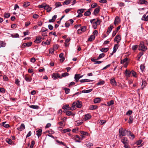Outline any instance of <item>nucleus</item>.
I'll return each mask as SVG.
<instances>
[{"label": "nucleus", "mask_w": 148, "mask_h": 148, "mask_svg": "<svg viewBox=\"0 0 148 148\" xmlns=\"http://www.w3.org/2000/svg\"><path fill=\"white\" fill-rule=\"evenodd\" d=\"M80 74H76L75 75L74 78L75 81L77 82H78L79 79H80L79 77Z\"/></svg>", "instance_id": "21"}, {"label": "nucleus", "mask_w": 148, "mask_h": 148, "mask_svg": "<svg viewBox=\"0 0 148 148\" xmlns=\"http://www.w3.org/2000/svg\"><path fill=\"white\" fill-rule=\"evenodd\" d=\"M30 4V3L29 2H26L24 3L23 5V7L26 8L29 6Z\"/></svg>", "instance_id": "32"}, {"label": "nucleus", "mask_w": 148, "mask_h": 148, "mask_svg": "<svg viewBox=\"0 0 148 148\" xmlns=\"http://www.w3.org/2000/svg\"><path fill=\"white\" fill-rule=\"evenodd\" d=\"M71 131L70 129L69 128H67L66 129H64L62 130L63 132L64 133H66V132H70Z\"/></svg>", "instance_id": "61"}, {"label": "nucleus", "mask_w": 148, "mask_h": 148, "mask_svg": "<svg viewBox=\"0 0 148 148\" xmlns=\"http://www.w3.org/2000/svg\"><path fill=\"white\" fill-rule=\"evenodd\" d=\"M105 83V82L104 81H101L99 82L98 83H97V85H103Z\"/></svg>", "instance_id": "63"}, {"label": "nucleus", "mask_w": 148, "mask_h": 148, "mask_svg": "<svg viewBox=\"0 0 148 148\" xmlns=\"http://www.w3.org/2000/svg\"><path fill=\"white\" fill-rule=\"evenodd\" d=\"M121 141L124 145L128 144L129 143V141L127 138L126 137H122Z\"/></svg>", "instance_id": "7"}, {"label": "nucleus", "mask_w": 148, "mask_h": 148, "mask_svg": "<svg viewBox=\"0 0 148 148\" xmlns=\"http://www.w3.org/2000/svg\"><path fill=\"white\" fill-rule=\"evenodd\" d=\"M133 119L132 117L131 116H130L129 118V120L128 121V123L129 124H132L133 122Z\"/></svg>", "instance_id": "50"}, {"label": "nucleus", "mask_w": 148, "mask_h": 148, "mask_svg": "<svg viewBox=\"0 0 148 148\" xmlns=\"http://www.w3.org/2000/svg\"><path fill=\"white\" fill-rule=\"evenodd\" d=\"M41 39L42 38L40 36L37 37L36 38V40L34 41V42L37 43H39L41 42Z\"/></svg>", "instance_id": "16"}, {"label": "nucleus", "mask_w": 148, "mask_h": 148, "mask_svg": "<svg viewBox=\"0 0 148 148\" xmlns=\"http://www.w3.org/2000/svg\"><path fill=\"white\" fill-rule=\"evenodd\" d=\"M52 9V7H50L49 5L46 4V5H45V8L44 9L46 10L47 12H50Z\"/></svg>", "instance_id": "8"}, {"label": "nucleus", "mask_w": 148, "mask_h": 148, "mask_svg": "<svg viewBox=\"0 0 148 148\" xmlns=\"http://www.w3.org/2000/svg\"><path fill=\"white\" fill-rule=\"evenodd\" d=\"M109 50V49L108 48H103L100 49V51L103 52H106Z\"/></svg>", "instance_id": "29"}, {"label": "nucleus", "mask_w": 148, "mask_h": 148, "mask_svg": "<svg viewBox=\"0 0 148 148\" xmlns=\"http://www.w3.org/2000/svg\"><path fill=\"white\" fill-rule=\"evenodd\" d=\"M73 138L75 140L79 139L82 140V138H81L79 136L77 135H76V136H74L73 137Z\"/></svg>", "instance_id": "41"}, {"label": "nucleus", "mask_w": 148, "mask_h": 148, "mask_svg": "<svg viewBox=\"0 0 148 148\" xmlns=\"http://www.w3.org/2000/svg\"><path fill=\"white\" fill-rule=\"evenodd\" d=\"M120 21V20L119 17L118 16H116L115 18L114 24L116 25L119 23Z\"/></svg>", "instance_id": "13"}, {"label": "nucleus", "mask_w": 148, "mask_h": 148, "mask_svg": "<svg viewBox=\"0 0 148 148\" xmlns=\"http://www.w3.org/2000/svg\"><path fill=\"white\" fill-rule=\"evenodd\" d=\"M128 132L129 133V135L133 139L135 138L134 135L130 131H128Z\"/></svg>", "instance_id": "56"}, {"label": "nucleus", "mask_w": 148, "mask_h": 148, "mask_svg": "<svg viewBox=\"0 0 148 148\" xmlns=\"http://www.w3.org/2000/svg\"><path fill=\"white\" fill-rule=\"evenodd\" d=\"M114 27H113L112 25L111 24L110 25V27H109L108 29L107 33L108 35L109 34L110 32L112 30V29Z\"/></svg>", "instance_id": "19"}, {"label": "nucleus", "mask_w": 148, "mask_h": 148, "mask_svg": "<svg viewBox=\"0 0 148 148\" xmlns=\"http://www.w3.org/2000/svg\"><path fill=\"white\" fill-rule=\"evenodd\" d=\"M5 43L2 41H0V47H4L5 45Z\"/></svg>", "instance_id": "35"}, {"label": "nucleus", "mask_w": 148, "mask_h": 148, "mask_svg": "<svg viewBox=\"0 0 148 148\" xmlns=\"http://www.w3.org/2000/svg\"><path fill=\"white\" fill-rule=\"evenodd\" d=\"M20 81L18 79H15V83L18 86H20Z\"/></svg>", "instance_id": "36"}, {"label": "nucleus", "mask_w": 148, "mask_h": 148, "mask_svg": "<svg viewBox=\"0 0 148 148\" xmlns=\"http://www.w3.org/2000/svg\"><path fill=\"white\" fill-rule=\"evenodd\" d=\"M142 142H143V140L141 139H140V140H138V141H136V144L137 145H140L141 144V143H142Z\"/></svg>", "instance_id": "55"}, {"label": "nucleus", "mask_w": 148, "mask_h": 148, "mask_svg": "<svg viewBox=\"0 0 148 148\" xmlns=\"http://www.w3.org/2000/svg\"><path fill=\"white\" fill-rule=\"evenodd\" d=\"M25 128V125L23 123H22L21 126L17 128V129L19 131H22Z\"/></svg>", "instance_id": "15"}, {"label": "nucleus", "mask_w": 148, "mask_h": 148, "mask_svg": "<svg viewBox=\"0 0 148 148\" xmlns=\"http://www.w3.org/2000/svg\"><path fill=\"white\" fill-rule=\"evenodd\" d=\"M125 73L126 77H130L131 74V71L130 72L127 70H126L125 71Z\"/></svg>", "instance_id": "23"}, {"label": "nucleus", "mask_w": 148, "mask_h": 148, "mask_svg": "<svg viewBox=\"0 0 148 148\" xmlns=\"http://www.w3.org/2000/svg\"><path fill=\"white\" fill-rule=\"evenodd\" d=\"M101 23V21L99 18H97V21L96 22H94L92 24V26L94 29L97 28V25H99Z\"/></svg>", "instance_id": "3"}, {"label": "nucleus", "mask_w": 148, "mask_h": 148, "mask_svg": "<svg viewBox=\"0 0 148 148\" xmlns=\"http://www.w3.org/2000/svg\"><path fill=\"white\" fill-rule=\"evenodd\" d=\"M100 8L99 7L96 8L94 11L93 14L95 15H97L100 11Z\"/></svg>", "instance_id": "10"}, {"label": "nucleus", "mask_w": 148, "mask_h": 148, "mask_svg": "<svg viewBox=\"0 0 148 148\" xmlns=\"http://www.w3.org/2000/svg\"><path fill=\"white\" fill-rule=\"evenodd\" d=\"M105 56V54L104 53H102L100 54L99 56L97 59V60H99V59Z\"/></svg>", "instance_id": "30"}, {"label": "nucleus", "mask_w": 148, "mask_h": 148, "mask_svg": "<svg viewBox=\"0 0 148 148\" xmlns=\"http://www.w3.org/2000/svg\"><path fill=\"white\" fill-rule=\"evenodd\" d=\"M90 109L91 110H95L97 108V106L95 105H91L90 106Z\"/></svg>", "instance_id": "39"}, {"label": "nucleus", "mask_w": 148, "mask_h": 148, "mask_svg": "<svg viewBox=\"0 0 148 148\" xmlns=\"http://www.w3.org/2000/svg\"><path fill=\"white\" fill-rule=\"evenodd\" d=\"M110 82L112 86H116V83L114 78L111 79L110 80Z\"/></svg>", "instance_id": "12"}, {"label": "nucleus", "mask_w": 148, "mask_h": 148, "mask_svg": "<svg viewBox=\"0 0 148 148\" xmlns=\"http://www.w3.org/2000/svg\"><path fill=\"white\" fill-rule=\"evenodd\" d=\"M76 106V104L75 103V102H73L72 105V106L70 108V110H73L75 109Z\"/></svg>", "instance_id": "24"}, {"label": "nucleus", "mask_w": 148, "mask_h": 148, "mask_svg": "<svg viewBox=\"0 0 148 148\" xmlns=\"http://www.w3.org/2000/svg\"><path fill=\"white\" fill-rule=\"evenodd\" d=\"M114 103V101L113 100H111L110 101L107 102V104L108 106H110L113 104Z\"/></svg>", "instance_id": "38"}, {"label": "nucleus", "mask_w": 148, "mask_h": 148, "mask_svg": "<svg viewBox=\"0 0 148 148\" xmlns=\"http://www.w3.org/2000/svg\"><path fill=\"white\" fill-rule=\"evenodd\" d=\"M128 60V58H126L123 60H122L121 61V63L122 64H124L125 62H126Z\"/></svg>", "instance_id": "49"}, {"label": "nucleus", "mask_w": 148, "mask_h": 148, "mask_svg": "<svg viewBox=\"0 0 148 148\" xmlns=\"http://www.w3.org/2000/svg\"><path fill=\"white\" fill-rule=\"evenodd\" d=\"M147 84V83L146 82V81L145 80H144L142 79V87L141 89H143L146 86Z\"/></svg>", "instance_id": "18"}, {"label": "nucleus", "mask_w": 148, "mask_h": 148, "mask_svg": "<svg viewBox=\"0 0 148 148\" xmlns=\"http://www.w3.org/2000/svg\"><path fill=\"white\" fill-rule=\"evenodd\" d=\"M146 14H144L143 16H142L141 20L143 21H148V15L147 16H146Z\"/></svg>", "instance_id": "20"}, {"label": "nucleus", "mask_w": 148, "mask_h": 148, "mask_svg": "<svg viewBox=\"0 0 148 148\" xmlns=\"http://www.w3.org/2000/svg\"><path fill=\"white\" fill-rule=\"evenodd\" d=\"M69 105H66L63 107L62 109H66V110H70V108L69 107Z\"/></svg>", "instance_id": "47"}, {"label": "nucleus", "mask_w": 148, "mask_h": 148, "mask_svg": "<svg viewBox=\"0 0 148 148\" xmlns=\"http://www.w3.org/2000/svg\"><path fill=\"white\" fill-rule=\"evenodd\" d=\"M6 122H4L2 123V124L3 126L5 128H8L10 127V125H9L8 124H5V123H6Z\"/></svg>", "instance_id": "37"}, {"label": "nucleus", "mask_w": 148, "mask_h": 148, "mask_svg": "<svg viewBox=\"0 0 148 148\" xmlns=\"http://www.w3.org/2000/svg\"><path fill=\"white\" fill-rule=\"evenodd\" d=\"M52 77L53 80H56L58 78H62V77L60 76L59 74L57 73H53L52 75Z\"/></svg>", "instance_id": "4"}, {"label": "nucleus", "mask_w": 148, "mask_h": 148, "mask_svg": "<svg viewBox=\"0 0 148 148\" xmlns=\"http://www.w3.org/2000/svg\"><path fill=\"white\" fill-rule=\"evenodd\" d=\"M145 66H144V64H142L140 66V69L141 71L143 72L144 71L145 69Z\"/></svg>", "instance_id": "57"}, {"label": "nucleus", "mask_w": 148, "mask_h": 148, "mask_svg": "<svg viewBox=\"0 0 148 148\" xmlns=\"http://www.w3.org/2000/svg\"><path fill=\"white\" fill-rule=\"evenodd\" d=\"M92 90L93 89H92L86 90H84L82 91V92L83 93H88L91 92Z\"/></svg>", "instance_id": "31"}, {"label": "nucleus", "mask_w": 148, "mask_h": 148, "mask_svg": "<svg viewBox=\"0 0 148 148\" xmlns=\"http://www.w3.org/2000/svg\"><path fill=\"white\" fill-rule=\"evenodd\" d=\"M12 38H19V36L18 34H10Z\"/></svg>", "instance_id": "28"}, {"label": "nucleus", "mask_w": 148, "mask_h": 148, "mask_svg": "<svg viewBox=\"0 0 148 148\" xmlns=\"http://www.w3.org/2000/svg\"><path fill=\"white\" fill-rule=\"evenodd\" d=\"M119 47L118 44L115 45L114 47L113 53H115Z\"/></svg>", "instance_id": "25"}, {"label": "nucleus", "mask_w": 148, "mask_h": 148, "mask_svg": "<svg viewBox=\"0 0 148 148\" xmlns=\"http://www.w3.org/2000/svg\"><path fill=\"white\" fill-rule=\"evenodd\" d=\"M6 141L9 144L12 145L13 143L12 141V140L10 139V138H7L6 140Z\"/></svg>", "instance_id": "45"}, {"label": "nucleus", "mask_w": 148, "mask_h": 148, "mask_svg": "<svg viewBox=\"0 0 148 148\" xmlns=\"http://www.w3.org/2000/svg\"><path fill=\"white\" fill-rule=\"evenodd\" d=\"M90 14L91 12L89 10H88L85 12L84 14V15L86 16H88L90 15Z\"/></svg>", "instance_id": "44"}, {"label": "nucleus", "mask_w": 148, "mask_h": 148, "mask_svg": "<svg viewBox=\"0 0 148 148\" xmlns=\"http://www.w3.org/2000/svg\"><path fill=\"white\" fill-rule=\"evenodd\" d=\"M97 4L96 3H94L92 4L91 5V7L92 8H94L97 7Z\"/></svg>", "instance_id": "60"}, {"label": "nucleus", "mask_w": 148, "mask_h": 148, "mask_svg": "<svg viewBox=\"0 0 148 148\" xmlns=\"http://www.w3.org/2000/svg\"><path fill=\"white\" fill-rule=\"evenodd\" d=\"M91 117V116L90 114H87L84 115L83 119L84 121H86L90 119Z\"/></svg>", "instance_id": "14"}, {"label": "nucleus", "mask_w": 148, "mask_h": 148, "mask_svg": "<svg viewBox=\"0 0 148 148\" xmlns=\"http://www.w3.org/2000/svg\"><path fill=\"white\" fill-rule=\"evenodd\" d=\"M76 107L77 108H80L82 106V102L79 100H77L75 102Z\"/></svg>", "instance_id": "11"}, {"label": "nucleus", "mask_w": 148, "mask_h": 148, "mask_svg": "<svg viewBox=\"0 0 148 148\" xmlns=\"http://www.w3.org/2000/svg\"><path fill=\"white\" fill-rule=\"evenodd\" d=\"M85 10V9H80L77 11V12L79 14H81L84 12Z\"/></svg>", "instance_id": "43"}, {"label": "nucleus", "mask_w": 148, "mask_h": 148, "mask_svg": "<svg viewBox=\"0 0 148 148\" xmlns=\"http://www.w3.org/2000/svg\"><path fill=\"white\" fill-rule=\"evenodd\" d=\"M25 81L27 82H31L32 79V78L30 76H29L28 74H26L24 77Z\"/></svg>", "instance_id": "5"}, {"label": "nucleus", "mask_w": 148, "mask_h": 148, "mask_svg": "<svg viewBox=\"0 0 148 148\" xmlns=\"http://www.w3.org/2000/svg\"><path fill=\"white\" fill-rule=\"evenodd\" d=\"M56 141L58 143L61 144V145H62L64 146H66V144L64 143L62 141H61V142L60 141L58 140H56Z\"/></svg>", "instance_id": "53"}, {"label": "nucleus", "mask_w": 148, "mask_h": 148, "mask_svg": "<svg viewBox=\"0 0 148 148\" xmlns=\"http://www.w3.org/2000/svg\"><path fill=\"white\" fill-rule=\"evenodd\" d=\"M80 29L82 32H84L86 30V26H82L81 27Z\"/></svg>", "instance_id": "54"}, {"label": "nucleus", "mask_w": 148, "mask_h": 148, "mask_svg": "<svg viewBox=\"0 0 148 148\" xmlns=\"http://www.w3.org/2000/svg\"><path fill=\"white\" fill-rule=\"evenodd\" d=\"M79 81L81 83H84L85 82H90L92 81V80L87 79H81Z\"/></svg>", "instance_id": "22"}, {"label": "nucleus", "mask_w": 148, "mask_h": 148, "mask_svg": "<svg viewBox=\"0 0 148 148\" xmlns=\"http://www.w3.org/2000/svg\"><path fill=\"white\" fill-rule=\"evenodd\" d=\"M146 3H148L147 1L145 0H140L138 3L140 4H146Z\"/></svg>", "instance_id": "27"}, {"label": "nucleus", "mask_w": 148, "mask_h": 148, "mask_svg": "<svg viewBox=\"0 0 148 148\" xmlns=\"http://www.w3.org/2000/svg\"><path fill=\"white\" fill-rule=\"evenodd\" d=\"M66 114L68 116L72 115V116H73L74 115V114L72 113V112L71 111H68L66 112Z\"/></svg>", "instance_id": "48"}, {"label": "nucleus", "mask_w": 148, "mask_h": 148, "mask_svg": "<svg viewBox=\"0 0 148 148\" xmlns=\"http://www.w3.org/2000/svg\"><path fill=\"white\" fill-rule=\"evenodd\" d=\"M101 100L100 98H95L94 100V102L95 103H97L100 102Z\"/></svg>", "instance_id": "42"}, {"label": "nucleus", "mask_w": 148, "mask_h": 148, "mask_svg": "<svg viewBox=\"0 0 148 148\" xmlns=\"http://www.w3.org/2000/svg\"><path fill=\"white\" fill-rule=\"evenodd\" d=\"M55 5L56 6V8L57 7H59L60 6H61L62 5L61 4L60 2H56L55 4Z\"/></svg>", "instance_id": "34"}, {"label": "nucleus", "mask_w": 148, "mask_h": 148, "mask_svg": "<svg viewBox=\"0 0 148 148\" xmlns=\"http://www.w3.org/2000/svg\"><path fill=\"white\" fill-rule=\"evenodd\" d=\"M120 27H121V26H119L118 27H117L116 30H115L114 31H113V32L112 34V37H114L116 35V33L120 29Z\"/></svg>", "instance_id": "9"}, {"label": "nucleus", "mask_w": 148, "mask_h": 148, "mask_svg": "<svg viewBox=\"0 0 148 148\" xmlns=\"http://www.w3.org/2000/svg\"><path fill=\"white\" fill-rule=\"evenodd\" d=\"M45 5H46V3H43L41 5H38V7L39 8H44V9L45 8Z\"/></svg>", "instance_id": "40"}, {"label": "nucleus", "mask_w": 148, "mask_h": 148, "mask_svg": "<svg viewBox=\"0 0 148 148\" xmlns=\"http://www.w3.org/2000/svg\"><path fill=\"white\" fill-rule=\"evenodd\" d=\"M71 0H66L64 2H63V5H68L70 4Z\"/></svg>", "instance_id": "26"}, {"label": "nucleus", "mask_w": 148, "mask_h": 148, "mask_svg": "<svg viewBox=\"0 0 148 148\" xmlns=\"http://www.w3.org/2000/svg\"><path fill=\"white\" fill-rule=\"evenodd\" d=\"M0 92L3 93H4L5 92V90L2 88H0Z\"/></svg>", "instance_id": "62"}, {"label": "nucleus", "mask_w": 148, "mask_h": 148, "mask_svg": "<svg viewBox=\"0 0 148 148\" xmlns=\"http://www.w3.org/2000/svg\"><path fill=\"white\" fill-rule=\"evenodd\" d=\"M69 75V74L67 72H65L64 73H63L62 74V76L61 77H65L66 76H68Z\"/></svg>", "instance_id": "58"}, {"label": "nucleus", "mask_w": 148, "mask_h": 148, "mask_svg": "<svg viewBox=\"0 0 148 148\" xmlns=\"http://www.w3.org/2000/svg\"><path fill=\"white\" fill-rule=\"evenodd\" d=\"M121 40V36L119 34H117L114 39V41L118 43H119Z\"/></svg>", "instance_id": "6"}, {"label": "nucleus", "mask_w": 148, "mask_h": 148, "mask_svg": "<svg viewBox=\"0 0 148 148\" xmlns=\"http://www.w3.org/2000/svg\"><path fill=\"white\" fill-rule=\"evenodd\" d=\"M132 111L131 110H129L127 111L126 114V115L127 116H130L132 113Z\"/></svg>", "instance_id": "51"}, {"label": "nucleus", "mask_w": 148, "mask_h": 148, "mask_svg": "<svg viewBox=\"0 0 148 148\" xmlns=\"http://www.w3.org/2000/svg\"><path fill=\"white\" fill-rule=\"evenodd\" d=\"M128 132V131L125 129H124L122 127H121L119 130V137L120 138H122L123 136L126 135V133Z\"/></svg>", "instance_id": "1"}, {"label": "nucleus", "mask_w": 148, "mask_h": 148, "mask_svg": "<svg viewBox=\"0 0 148 148\" xmlns=\"http://www.w3.org/2000/svg\"><path fill=\"white\" fill-rule=\"evenodd\" d=\"M95 37L93 35H91L88 39V41H92L95 39Z\"/></svg>", "instance_id": "33"}, {"label": "nucleus", "mask_w": 148, "mask_h": 148, "mask_svg": "<svg viewBox=\"0 0 148 148\" xmlns=\"http://www.w3.org/2000/svg\"><path fill=\"white\" fill-rule=\"evenodd\" d=\"M138 47V45H133L132 47V49L133 51H135Z\"/></svg>", "instance_id": "59"}, {"label": "nucleus", "mask_w": 148, "mask_h": 148, "mask_svg": "<svg viewBox=\"0 0 148 148\" xmlns=\"http://www.w3.org/2000/svg\"><path fill=\"white\" fill-rule=\"evenodd\" d=\"M29 107L31 108L35 109H38V106L37 105H31Z\"/></svg>", "instance_id": "52"}, {"label": "nucleus", "mask_w": 148, "mask_h": 148, "mask_svg": "<svg viewBox=\"0 0 148 148\" xmlns=\"http://www.w3.org/2000/svg\"><path fill=\"white\" fill-rule=\"evenodd\" d=\"M147 49V47L145 46L143 42H140L138 50L142 51H145Z\"/></svg>", "instance_id": "2"}, {"label": "nucleus", "mask_w": 148, "mask_h": 148, "mask_svg": "<svg viewBox=\"0 0 148 148\" xmlns=\"http://www.w3.org/2000/svg\"><path fill=\"white\" fill-rule=\"evenodd\" d=\"M36 135L38 138L42 134V130L41 129H39L36 131Z\"/></svg>", "instance_id": "17"}, {"label": "nucleus", "mask_w": 148, "mask_h": 148, "mask_svg": "<svg viewBox=\"0 0 148 148\" xmlns=\"http://www.w3.org/2000/svg\"><path fill=\"white\" fill-rule=\"evenodd\" d=\"M64 90L65 93L66 94H68L70 92V90L69 88H65L64 89Z\"/></svg>", "instance_id": "46"}, {"label": "nucleus", "mask_w": 148, "mask_h": 148, "mask_svg": "<svg viewBox=\"0 0 148 148\" xmlns=\"http://www.w3.org/2000/svg\"><path fill=\"white\" fill-rule=\"evenodd\" d=\"M35 143V141H34V140L32 141L31 142V144L29 147V148H33Z\"/></svg>", "instance_id": "64"}]
</instances>
